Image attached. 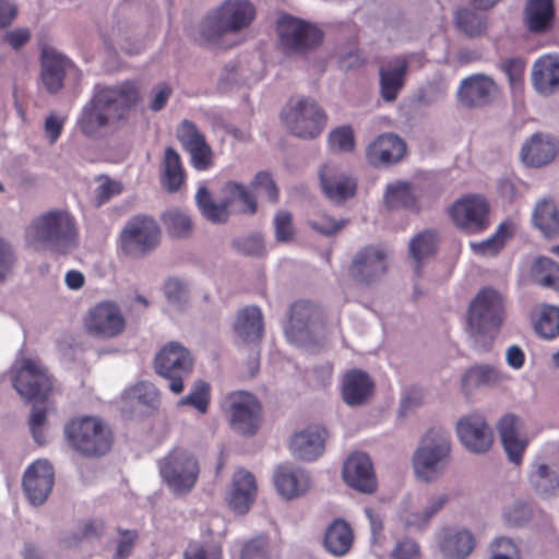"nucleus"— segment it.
Segmentation results:
<instances>
[{
  "label": "nucleus",
  "instance_id": "obj_13",
  "mask_svg": "<svg viewBox=\"0 0 559 559\" xmlns=\"http://www.w3.org/2000/svg\"><path fill=\"white\" fill-rule=\"evenodd\" d=\"M160 238V228L150 216L139 215L131 218L121 231L123 251L133 257H143L153 251Z\"/></svg>",
  "mask_w": 559,
  "mask_h": 559
},
{
  "label": "nucleus",
  "instance_id": "obj_58",
  "mask_svg": "<svg viewBox=\"0 0 559 559\" xmlns=\"http://www.w3.org/2000/svg\"><path fill=\"white\" fill-rule=\"evenodd\" d=\"M424 392L420 388L412 386L405 390L400 402L399 416L407 417L423 403Z\"/></svg>",
  "mask_w": 559,
  "mask_h": 559
},
{
  "label": "nucleus",
  "instance_id": "obj_50",
  "mask_svg": "<svg viewBox=\"0 0 559 559\" xmlns=\"http://www.w3.org/2000/svg\"><path fill=\"white\" fill-rule=\"evenodd\" d=\"M209 402L210 384L203 380H199L194 383L193 390L187 396L182 397L178 404L180 406L189 405L201 413H205Z\"/></svg>",
  "mask_w": 559,
  "mask_h": 559
},
{
  "label": "nucleus",
  "instance_id": "obj_56",
  "mask_svg": "<svg viewBox=\"0 0 559 559\" xmlns=\"http://www.w3.org/2000/svg\"><path fill=\"white\" fill-rule=\"evenodd\" d=\"M176 134L177 139L187 151L198 144H203V141L205 140L204 135L198 130L197 126L187 119H185L177 128Z\"/></svg>",
  "mask_w": 559,
  "mask_h": 559
},
{
  "label": "nucleus",
  "instance_id": "obj_60",
  "mask_svg": "<svg viewBox=\"0 0 559 559\" xmlns=\"http://www.w3.org/2000/svg\"><path fill=\"white\" fill-rule=\"evenodd\" d=\"M532 518L530 506L522 501H516L504 512V519L509 525L522 526Z\"/></svg>",
  "mask_w": 559,
  "mask_h": 559
},
{
  "label": "nucleus",
  "instance_id": "obj_12",
  "mask_svg": "<svg viewBox=\"0 0 559 559\" xmlns=\"http://www.w3.org/2000/svg\"><path fill=\"white\" fill-rule=\"evenodd\" d=\"M285 121L292 134L304 140H312L325 127L326 116L314 99L302 97L290 106Z\"/></svg>",
  "mask_w": 559,
  "mask_h": 559
},
{
  "label": "nucleus",
  "instance_id": "obj_5",
  "mask_svg": "<svg viewBox=\"0 0 559 559\" xmlns=\"http://www.w3.org/2000/svg\"><path fill=\"white\" fill-rule=\"evenodd\" d=\"M451 436L441 428L429 429L413 456L416 475L425 481L437 480L450 463Z\"/></svg>",
  "mask_w": 559,
  "mask_h": 559
},
{
  "label": "nucleus",
  "instance_id": "obj_22",
  "mask_svg": "<svg viewBox=\"0 0 559 559\" xmlns=\"http://www.w3.org/2000/svg\"><path fill=\"white\" fill-rule=\"evenodd\" d=\"M72 66L71 60L55 48H41L40 81L49 94H57L63 88L67 70Z\"/></svg>",
  "mask_w": 559,
  "mask_h": 559
},
{
  "label": "nucleus",
  "instance_id": "obj_9",
  "mask_svg": "<svg viewBox=\"0 0 559 559\" xmlns=\"http://www.w3.org/2000/svg\"><path fill=\"white\" fill-rule=\"evenodd\" d=\"M276 33L281 48L290 53H305L318 47L323 33L311 23L282 14L276 22Z\"/></svg>",
  "mask_w": 559,
  "mask_h": 559
},
{
  "label": "nucleus",
  "instance_id": "obj_57",
  "mask_svg": "<svg viewBox=\"0 0 559 559\" xmlns=\"http://www.w3.org/2000/svg\"><path fill=\"white\" fill-rule=\"evenodd\" d=\"M16 254L12 245L0 237V284H3L13 273Z\"/></svg>",
  "mask_w": 559,
  "mask_h": 559
},
{
  "label": "nucleus",
  "instance_id": "obj_63",
  "mask_svg": "<svg viewBox=\"0 0 559 559\" xmlns=\"http://www.w3.org/2000/svg\"><path fill=\"white\" fill-rule=\"evenodd\" d=\"M191 155L192 165L199 170H205L212 165V151L206 141L198 144L188 151Z\"/></svg>",
  "mask_w": 559,
  "mask_h": 559
},
{
  "label": "nucleus",
  "instance_id": "obj_20",
  "mask_svg": "<svg viewBox=\"0 0 559 559\" xmlns=\"http://www.w3.org/2000/svg\"><path fill=\"white\" fill-rule=\"evenodd\" d=\"M55 472L47 460H37L25 472L23 489L33 506L43 504L53 486Z\"/></svg>",
  "mask_w": 559,
  "mask_h": 559
},
{
  "label": "nucleus",
  "instance_id": "obj_41",
  "mask_svg": "<svg viewBox=\"0 0 559 559\" xmlns=\"http://www.w3.org/2000/svg\"><path fill=\"white\" fill-rule=\"evenodd\" d=\"M501 380V373L490 365H477L467 369L462 377V388L469 391L480 385H492Z\"/></svg>",
  "mask_w": 559,
  "mask_h": 559
},
{
  "label": "nucleus",
  "instance_id": "obj_16",
  "mask_svg": "<svg viewBox=\"0 0 559 559\" xmlns=\"http://www.w3.org/2000/svg\"><path fill=\"white\" fill-rule=\"evenodd\" d=\"M87 332L96 337L112 338L120 335L127 325L119 306L114 301H103L92 308L85 318Z\"/></svg>",
  "mask_w": 559,
  "mask_h": 559
},
{
  "label": "nucleus",
  "instance_id": "obj_10",
  "mask_svg": "<svg viewBox=\"0 0 559 559\" xmlns=\"http://www.w3.org/2000/svg\"><path fill=\"white\" fill-rule=\"evenodd\" d=\"M229 426L242 436L257 433L262 420V406L255 395L247 391L228 394L224 402Z\"/></svg>",
  "mask_w": 559,
  "mask_h": 559
},
{
  "label": "nucleus",
  "instance_id": "obj_36",
  "mask_svg": "<svg viewBox=\"0 0 559 559\" xmlns=\"http://www.w3.org/2000/svg\"><path fill=\"white\" fill-rule=\"evenodd\" d=\"M353 532L343 520L333 521L325 531L324 548L334 556L345 555L352 547Z\"/></svg>",
  "mask_w": 559,
  "mask_h": 559
},
{
  "label": "nucleus",
  "instance_id": "obj_14",
  "mask_svg": "<svg viewBox=\"0 0 559 559\" xmlns=\"http://www.w3.org/2000/svg\"><path fill=\"white\" fill-rule=\"evenodd\" d=\"M13 386L27 402H46L52 383L46 370L35 360L21 359L12 378Z\"/></svg>",
  "mask_w": 559,
  "mask_h": 559
},
{
  "label": "nucleus",
  "instance_id": "obj_29",
  "mask_svg": "<svg viewBox=\"0 0 559 559\" xmlns=\"http://www.w3.org/2000/svg\"><path fill=\"white\" fill-rule=\"evenodd\" d=\"M325 437L324 428L308 427L293 437L292 451L299 460L313 461L323 453Z\"/></svg>",
  "mask_w": 559,
  "mask_h": 559
},
{
  "label": "nucleus",
  "instance_id": "obj_28",
  "mask_svg": "<svg viewBox=\"0 0 559 559\" xmlns=\"http://www.w3.org/2000/svg\"><path fill=\"white\" fill-rule=\"evenodd\" d=\"M532 83L542 95L549 96L559 90V58L545 55L532 68Z\"/></svg>",
  "mask_w": 559,
  "mask_h": 559
},
{
  "label": "nucleus",
  "instance_id": "obj_47",
  "mask_svg": "<svg viewBox=\"0 0 559 559\" xmlns=\"http://www.w3.org/2000/svg\"><path fill=\"white\" fill-rule=\"evenodd\" d=\"M459 29L469 37L478 36L486 29L484 16L469 9H459L455 14Z\"/></svg>",
  "mask_w": 559,
  "mask_h": 559
},
{
  "label": "nucleus",
  "instance_id": "obj_34",
  "mask_svg": "<svg viewBox=\"0 0 559 559\" xmlns=\"http://www.w3.org/2000/svg\"><path fill=\"white\" fill-rule=\"evenodd\" d=\"M474 548V537L467 530L447 528L442 532L439 549L447 559H465Z\"/></svg>",
  "mask_w": 559,
  "mask_h": 559
},
{
  "label": "nucleus",
  "instance_id": "obj_23",
  "mask_svg": "<svg viewBox=\"0 0 559 559\" xmlns=\"http://www.w3.org/2000/svg\"><path fill=\"white\" fill-rule=\"evenodd\" d=\"M407 151L405 141L394 133L380 134L366 151V157L370 165L384 167L401 162Z\"/></svg>",
  "mask_w": 559,
  "mask_h": 559
},
{
  "label": "nucleus",
  "instance_id": "obj_62",
  "mask_svg": "<svg viewBox=\"0 0 559 559\" xmlns=\"http://www.w3.org/2000/svg\"><path fill=\"white\" fill-rule=\"evenodd\" d=\"M103 182L95 190V202L96 206H100L105 202H107L111 197L119 194L121 192V183L111 180L108 177L102 176L99 177Z\"/></svg>",
  "mask_w": 559,
  "mask_h": 559
},
{
  "label": "nucleus",
  "instance_id": "obj_25",
  "mask_svg": "<svg viewBox=\"0 0 559 559\" xmlns=\"http://www.w3.org/2000/svg\"><path fill=\"white\" fill-rule=\"evenodd\" d=\"M374 383L362 370L347 371L342 381L343 401L350 407H359L369 403L373 395Z\"/></svg>",
  "mask_w": 559,
  "mask_h": 559
},
{
  "label": "nucleus",
  "instance_id": "obj_48",
  "mask_svg": "<svg viewBox=\"0 0 559 559\" xmlns=\"http://www.w3.org/2000/svg\"><path fill=\"white\" fill-rule=\"evenodd\" d=\"M536 333L544 338H554L559 334V307L546 306L534 325Z\"/></svg>",
  "mask_w": 559,
  "mask_h": 559
},
{
  "label": "nucleus",
  "instance_id": "obj_39",
  "mask_svg": "<svg viewBox=\"0 0 559 559\" xmlns=\"http://www.w3.org/2000/svg\"><path fill=\"white\" fill-rule=\"evenodd\" d=\"M195 199L202 215L207 221L214 224H223L228 221L229 212L225 201L216 203L206 187L202 186L198 189Z\"/></svg>",
  "mask_w": 559,
  "mask_h": 559
},
{
  "label": "nucleus",
  "instance_id": "obj_18",
  "mask_svg": "<svg viewBox=\"0 0 559 559\" xmlns=\"http://www.w3.org/2000/svg\"><path fill=\"white\" fill-rule=\"evenodd\" d=\"M456 432L462 444L472 453L483 454L489 451L493 442V433L485 418L471 414L460 418Z\"/></svg>",
  "mask_w": 559,
  "mask_h": 559
},
{
  "label": "nucleus",
  "instance_id": "obj_2",
  "mask_svg": "<svg viewBox=\"0 0 559 559\" xmlns=\"http://www.w3.org/2000/svg\"><path fill=\"white\" fill-rule=\"evenodd\" d=\"M465 317L474 345L489 352L506 317L501 294L492 287L481 288L471 300Z\"/></svg>",
  "mask_w": 559,
  "mask_h": 559
},
{
  "label": "nucleus",
  "instance_id": "obj_24",
  "mask_svg": "<svg viewBox=\"0 0 559 559\" xmlns=\"http://www.w3.org/2000/svg\"><path fill=\"white\" fill-rule=\"evenodd\" d=\"M321 188L324 194L336 204L344 203L356 193V180L332 165H323L319 170Z\"/></svg>",
  "mask_w": 559,
  "mask_h": 559
},
{
  "label": "nucleus",
  "instance_id": "obj_4",
  "mask_svg": "<svg viewBox=\"0 0 559 559\" xmlns=\"http://www.w3.org/2000/svg\"><path fill=\"white\" fill-rule=\"evenodd\" d=\"M254 16L255 9L250 1L226 0L201 21L200 35L205 41L217 44L224 35L248 27Z\"/></svg>",
  "mask_w": 559,
  "mask_h": 559
},
{
  "label": "nucleus",
  "instance_id": "obj_54",
  "mask_svg": "<svg viewBox=\"0 0 559 559\" xmlns=\"http://www.w3.org/2000/svg\"><path fill=\"white\" fill-rule=\"evenodd\" d=\"M250 186L260 193L265 194L271 203H276L278 201V188L269 171L261 170L257 173Z\"/></svg>",
  "mask_w": 559,
  "mask_h": 559
},
{
  "label": "nucleus",
  "instance_id": "obj_61",
  "mask_svg": "<svg viewBox=\"0 0 559 559\" xmlns=\"http://www.w3.org/2000/svg\"><path fill=\"white\" fill-rule=\"evenodd\" d=\"M347 223V219H341L337 222L333 217L328 215H323L317 219H311L308 222L309 226L313 230L326 237L337 234Z\"/></svg>",
  "mask_w": 559,
  "mask_h": 559
},
{
  "label": "nucleus",
  "instance_id": "obj_33",
  "mask_svg": "<svg viewBox=\"0 0 559 559\" xmlns=\"http://www.w3.org/2000/svg\"><path fill=\"white\" fill-rule=\"evenodd\" d=\"M257 491L254 476L246 471H238L234 475L233 491L228 498L230 508L238 514H245L253 503Z\"/></svg>",
  "mask_w": 559,
  "mask_h": 559
},
{
  "label": "nucleus",
  "instance_id": "obj_1",
  "mask_svg": "<svg viewBox=\"0 0 559 559\" xmlns=\"http://www.w3.org/2000/svg\"><path fill=\"white\" fill-rule=\"evenodd\" d=\"M141 102L140 84L127 80L116 85L96 84L91 99L78 119L81 132L95 138L99 131L126 122L130 110Z\"/></svg>",
  "mask_w": 559,
  "mask_h": 559
},
{
  "label": "nucleus",
  "instance_id": "obj_59",
  "mask_svg": "<svg viewBox=\"0 0 559 559\" xmlns=\"http://www.w3.org/2000/svg\"><path fill=\"white\" fill-rule=\"evenodd\" d=\"M45 402H33L32 413L29 416V428L33 435L34 440L38 444L44 443V435L41 431V427L46 423V408L43 406Z\"/></svg>",
  "mask_w": 559,
  "mask_h": 559
},
{
  "label": "nucleus",
  "instance_id": "obj_53",
  "mask_svg": "<svg viewBox=\"0 0 559 559\" xmlns=\"http://www.w3.org/2000/svg\"><path fill=\"white\" fill-rule=\"evenodd\" d=\"M129 397L154 411L159 406L158 393L151 383L141 382L129 391Z\"/></svg>",
  "mask_w": 559,
  "mask_h": 559
},
{
  "label": "nucleus",
  "instance_id": "obj_8",
  "mask_svg": "<svg viewBox=\"0 0 559 559\" xmlns=\"http://www.w3.org/2000/svg\"><path fill=\"white\" fill-rule=\"evenodd\" d=\"M159 472L168 488L177 496H185L194 487L200 466L194 454L175 448L159 461Z\"/></svg>",
  "mask_w": 559,
  "mask_h": 559
},
{
  "label": "nucleus",
  "instance_id": "obj_15",
  "mask_svg": "<svg viewBox=\"0 0 559 559\" xmlns=\"http://www.w3.org/2000/svg\"><path fill=\"white\" fill-rule=\"evenodd\" d=\"M386 273L385 252L377 246L358 250L348 266V276L357 284L370 286Z\"/></svg>",
  "mask_w": 559,
  "mask_h": 559
},
{
  "label": "nucleus",
  "instance_id": "obj_40",
  "mask_svg": "<svg viewBox=\"0 0 559 559\" xmlns=\"http://www.w3.org/2000/svg\"><path fill=\"white\" fill-rule=\"evenodd\" d=\"M533 489L543 497L555 496L559 490V475L546 464H539L530 474Z\"/></svg>",
  "mask_w": 559,
  "mask_h": 559
},
{
  "label": "nucleus",
  "instance_id": "obj_46",
  "mask_svg": "<svg viewBox=\"0 0 559 559\" xmlns=\"http://www.w3.org/2000/svg\"><path fill=\"white\" fill-rule=\"evenodd\" d=\"M163 222L167 233L171 237H188L192 229L190 217L178 209H171L164 213Z\"/></svg>",
  "mask_w": 559,
  "mask_h": 559
},
{
  "label": "nucleus",
  "instance_id": "obj_6",
  "mask_svg": "<svg viewBox=\"0 0 559 559\" xmlns=\"http://www.w3.org/2000/svg\"><path fill=\"white\" fill-rule=\"evenodd\" d=\"M285 335L298 346L316 343L324 332L325 317L323 310L308 300L294 302L287 311Z\"/></svg>",
  "mask_w": 559,
  "mask_h": 559
},
{
  "label": "nucleus",
  "instance_id": "obj_26",
  "mask_svg": "<svg viewBox=\"0 0 559 559\" xmlns=\"http://www.w3.org/2000/svg\"><path fill=\"white\" fill-rule=\"evenodd\" d=\"M408 71V61L399 56L382 64L379 69L380 93L385 102H394L403 88Z\"/></svg>",
  "mask_w": 559,
  "mask_h": 559
},
{
  "label": "nucleus",
  "instance_id": "obj_37",
  "mask_svg": "<svg viewBox=\"0 0 559 559\" xmlns=\"http://www.w3.org/2000/svg\"><path fill=\"white\" fill-rule=\"evenodd\" d=\"M437 249V234L431 229L418 233L409 242V255L415 261L414 272L417 276L420 275L421 264L425 259L436 252Z\"/></svg>",
  "mask_w": 559,
  "mask_h": 559
},
{
  "label": "nucleus",
  "instance_id": "obj_17",
  "mask_svg": "<svg viewBox=\"0 0 559 559\" xmlns=\"http://www.w3.org/2000/svg\"><path fill=\"white\" fill-rule=\"evenodd\" d=\"M499 93L495 81L485 74L464 79L457 91V102L465 109H481L493 104Z\"/></svg>",
  "mask_w": 559,
  "mask_h": 559
},
{
  "label": "nucleus",
  "instance_id": "obj_42",
  "mask_svg": "<svg viewBox=\"0 0 559 559\" xmlns=\"http://www.w3.org/2000/svg\"><path fill=\"white\" fill-rule=\"evenodd\" d=\"M384 203L388 209L417 210L416 197L413 193L412 185L407 182H395L388 186L384 194Z\"/></svg>",
  "mask_w": 559,
  "mask_h": 559
},
{
  "label": "nucleus",
  "instance_id": "obj_38",
  "mask_svg": "<svg viewBox=\"0 0 559 559\" xmlns=\"http://www.w3.org/2000/svg\"><path fill=\"white\" fill-rule=\"evenodd\" d=\"M183 181L185 173L180 156L173 147H167L163 160L162 182L168 192H176Z\"/></svg>",
  "mask_w": 559,
  "mask_h": 559
},
{
  "label": "nucleus",
  "instance_id": "obj_27",
  "mask_svg": "<svg viewBox=\"0 0 559 559\" xmlns=\"http://www.w3.org/2000/svg\"><path fill=\"white\" fill-rule=\"evenodd\" d=\"M497 429L509 461L520 465L527 445V440L520 435V418L512 414L504 415L499 420Z\"/></svg>",
  "mask_w": 559,
  "mask_h": 559
},
{
  "label": "nucleus",
  "instance_id": "obj_52",
  "mask_svg": "<svg viewBox=\"0 0 559 559\" xmlns=\"http://www.w3.org/2000/svg\"><path fill=\"white\" fill-rule=\"evenodd\" d=\"M275 240L281 243H289L295 239L293 216L288 211L280 210L274 216Z\"/></svg>",
  "mask_w": 559,
  "mask_h": 559
},
{
  "label": "nucleus",
  "instance_id": "obj_49",
  "mask_svg": "<svg viewBox=\"0 0 559 559\" xmlns=\"http://www.w3.org/2000/svg\"><path fill=\"white\" fill-rule=\"evenodd\" d=\"M163 290L167 301L177 310H182L189 302L188 286L179 278H168Z\"/></svg>",
  "mask_w": 559,
  "mask_h": 559
},
{
  "label": "nucleus",
  "instance_id": "obj_44",
  "mask_svg": "<svg viewBox=\"0 0 559 559\" xmlns=\"http://www.w3.org/2000/svg\"><path fill=\"white\" fill-rule=\"evenodd\" d=\"M532 277L543 287L559 290V264L549 258L540 257L535 260Z\"/></svg>",
  "mask_w": 559,
  "mask_h": 559
},
{
  "label": "nucleus",
  "instance_id": "obj_45",
  "mask_svg": "<svg viewBox=\"0 0 559 559\" xmlns=\"http://www.w3.org/2000/svg\"><path fill=\"white\" fill-rule=\"evenodd\" d=\"M231 248L239 254L261 259L266 255L264 236L259 231L236 237L230 242Z\"/></svg>",
  "mask_w": 559,
  "mask_h": 559
},
{
  "label": "nucleus",
  "instance_id": "obj_30",
  "mask_svg": "<svg viewBox=\"0 0 559 559\" xmlns=\"http://www.w3.org/2000/svg\"><path fill=\"white\" fill-rule=\"evenodd\" d=\"M558 153V144L550 135L536 133L523 145L521 157L531 167L549 164Z\"/></svg>",
  "mask_w": 559,
  "mask_h": 559
},
{
  "label": "nucleus",
  "instance_id": "obj_3",
  "mask_svg": "<svg viewBox=\"0 0 559 559\" xmlns=\"http://www.w3.org/2000/svg\"><path fill=\"white\" fill-rule=\"evenodd\" d=\"M26 238L38 248L67 254L76 247L74 219L63 210L47 211L32 219Z\"/></svg>",
  "mask_w": 559,
  "mask_h": 559
},
{
  "label": "nucleus",
  "instance_id": "obj_51",
  "mask_svg": "<svg viewBox=\"0 0 559 559\" xmlns=\"http://www.w3.org/2000/svg\"><path fill=\"white\" fill-rule=\"evenodd\" d=\"M511 234V226L501 224L492 237L481 242H473L471 243V247L477 253L496 254L503 247L506 238H508Z\"/></svg>",
  "mask_w": 559,
  "mask_h": 559
},
{
  "label": "nucleus",
  "instance_id": "obj_31",
  "mask_svg": "<svg viewBox=\"0 0 559 559\" xmlns=\"http://www.w3.org/2000/svg\"><path fill=\"white\" fill-rule=\"evenodd\" d=\"M274 484L282 497L292 500L307 492L310 479L302 469L284 465L275 472Z\"/></svg>",
  "mask_w": 559,
  "mask_h": 559
},
{
  "label": "nucleus",
  "instance_id": "obj_7",
  "mask_svg": "<svg viewBox=\"0 0 559 559\" xmlns=\"http://www.w3.org/2000/svg\"><path fill=\"white\" fill-rule=\"evenodd\" d=\"M66 435L71 447L86 457L103 456L112 444L109 427L96 417L72 420L66 427Z\"/></svg>",
  "mask_w": 559,
  "mask_h": 559
},
{
  "label": "nucleus",
  "instance_id": "obj_35",
  "mask_svg": "<svg viewBox=\"0 0 559 559\" xmlns=\"http://www.w3.org/2000/svg\"><path fill=\"white\" fill-rule=\"evenodd\" d=\"M234 330L238 337L245 342L259 341L263 335V317L255 306H248L241 309L236 317Z\"/></svg>",
  "mask_w": 559,
  "mask_h": 559
},
{
  "label": "nucleus",
  "instance_id": "obj_19",
  "mask_svg": "<svg viewBox=\"0 0 559 559\" xmlns=\"http://www.w3.org/2000/svg\"><path fill=\"white\" fill-rule=\"evenodd\" d=\"M489 205L481 195L457 200L450 213L455 224L467 231H479L488 224Z\"/></svg>",
  "mask_w": 559,
  "mask_h": 559
},
{
  "label": "nucleus",
  "instance_id": "obj_43",
  "mask_svg": "<svg viewBox=\"0 0 559 559\" xmlns=\"http://www.w3.org/2000/svg\"><path fill=\"white\" fill-rule=\"evenodd\" d=\"M533 221L546 236H552L559 233V213L554 202H539L533 213Z\"/></svg>",
  "mask_w": 559,
  "mask_h": 559
},
{
  "label": "nucleus",
  "instance_id": "obj_64",
  "mask_svg": "<svg viewBox=\"0 0 559 559\" xmlns=\"http://www.w3.org/2000/svg\"><path fill=\"white\" fill-rule=\"evenodd\" d=\"M267 540L264 536H257L247 542L241 551L240 559H258L264 556Z\"/></svg>",
  "mask_w": 559,
  "mask_h": 559
},
{
  "label": "nucleus",
  "instance_id": "obj_21",
  "mask_svg": "<svg viewBox=\"0 0 559 559\" xmlns=\"http://www.w3.org/2000/svg\"><path fill=\"white\" fill-rule=\"evenodd\" d=\"M343 479L347 486L361 492L373 493L378 483L370 457L362 452L348 456L343 465Z\"/></svg>",
  "mask_w": 559,
  "mask_h": 559
},
{
  "label": "nucleus",
  "instance_id": "obj_55",
  "mask_svg": "<svg viewBox=\"0 0 559 559\" xmlns=\"http://www.w3.org/2000/svg\"><path fill=\"white\" fill-rule=\"evenodd\" d=\"M329 144L333 151L350 152L354 148V132L349 126H343L331 131Z\"/></svg>",
  "mask_w": 559,
  "mask_h": 559
},
{
  "label": "nucleus",
  "instance_id": "obj_32",
  "mask_svg": "<svg viewBox=\"0 0 559 559\" xmlns=\"http://www.w3.org/2000/svg\"><path fill=\"white\" fill-rule=\"evenodd\" d=\"M523 21L531 33L545 34L549 32L555 21L554 0H527Z\"/></svg>",
  "mask_w": 559,
  "mask_h": 559
},
{
  "label": "nucleus",
  "instance_id": "obj_11",
  "mask_svg": "<svg viewBox=\"0 0 559 559\" xmlns=\"http://www.w3.org/2000/svg\"><path fill=\"white\" fill-rule=\"evenodd\" d=\"M154 368L157 374L169 381V390L178 394L183 390V379L192 372L193 359L186 347L170 342L156 355Z\"/></svg>",
  "mask_w": 559,
  "mask_h": 559
}]
</instances>
